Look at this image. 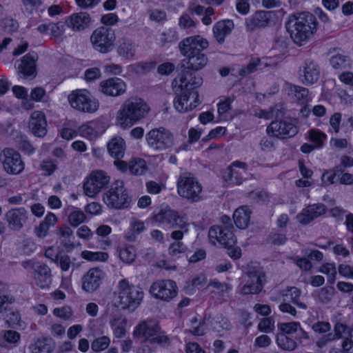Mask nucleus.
<instances>
[{
  "instance_id": "obj_44",
  "label": "nucleus",
  "mask_w": 353,
  "mask_h": 353,
  "mask_svg": "<svg viewBox=\"0 0 353 353\" xmlns=\"http://www.w3.org/2000/svg\"><path fill=\"white\" fill-rule=\"evenodd\" d=\"M61 243L65 248H72L74 247L73 243L71 241L72 236V230L68 226L60 227L57 232Z\"/></svg>"
},
{
  "instance_id": "obj_34",
  "label": "nucleus",
  "mask_w": 353,
  "mask_h": 353,
  "mask_svg": "<svg viewBox=\"0 0 353 353\" xmlns=\"http://www.w3.org/2000/svg\"><path fill=\"white\" fill-rule=\"evenodd\" d=\"M112 232V228L108 225H101L96 230L97 248L101 250H106L110 247L112 241L108 235Z\"/></svg>"
},
{
  "instance_id": "obj_55",
  "label": "nucleus",
  "mask_w": 353,
  "mask_h": 353,
  "mask_svg": "<svg viewBox=\"0 0 353 353\" xmlns=\"http://www.w3.org/2000/svg\"><path fill=\"white\" fill-rule=\"evenodd\" d=\"M310 140L316 144V147H321L327 136L319 130L312 129L309 131Z\"/></svg>"
},
{
  "instance_id": "obj_39",
  "label": "nucleus",
  "mask_w": 353,
  "mask_h": 353,
  "mask_svg": "<svg viewBox=\"0 0 353 353\" xmlns=\"http://www.w3.org/2000/svg\"><path fill=\"white\" fill-rule=\"evenodd\" d=\"M32 353H51L53 351L52 340L49 338L39 339L30 346Z\"/></svg>"
},
{
  "instance_id": "obj_54",
  "label": "nucleus",
  "mask_w": 353,
  "mask_h": 353,
  "mask_svg": "<svg viewBox=\"0 0 353 353\" xmlns=\"http://www.w3.org/2000/svg\"><path fill=\"white\" fill-rule=\"evenodd\" d=\"M110 340L108 336H103L94 339L91 345V348L94 352H100L105 350L110 345Z\"/></svg>"
},
{
  "instance_id": "obj_17",
  "label": "nucleus",
  "mask_w": 353,
  "mask_h": 353,
  "mask_svg": "<svg viewBox=\"0 0 353 353\" xmlns=\"http://www.w3.org/2000/svg\"><path fill=\"white\" fill-rule=\"evenodd\" d=\"M208 236L213 244L215 245L217 242L228 249L232 248L236 241L232 230L223 228L219 225L212 226L209 230Z\"/></svg>"
},
{
  "instance_id": "obj_8",
  "label": "nucleus",
  "mask_w": 353,
  "mask_h": 353,
  "mask_svg": "<svg viewBox=\"0 0 353 353\" xmlns=\"http://www.w3.org/2000/svg\"><path fill=\"white\" fill-rule=\"evenodd\" d=\"M0 163L4 172L10 175L19 174L25 169L21 154L12 148H5L1 151Z\"/></svg>"
},
{
  "instance_id": "obj_15",
  "label": "nucleus",
  "mask_w": 353,
  "mask_h": 353,
  "mask_svg": "<svg viewBox=\"0 0 353 353\" xmlns=\"http://www.w3.org/2000/svg\"><path fill=\"white\" fill-rule=\"evenodd\" d=\"M299 132L298 127L291 120H276L267 128V133L279 139H288L294 137Z\"/></svg>"
},
{
  "instance_id": "obj_18",
  "label": "nucleus",
  "mask_w": 353,
  "mask_h": 353,
  "mask_svg": "<svg viewBox=\"0 0 353 353\" xmlns=\"http://www.w3.org/2000/svg\"><path fill=\"white\" fill-rule=\"evenodd\" d=\"M175 93L176 96L174 99V106L180 112L190 111L200 103L197 92L182 90Z\"/></svg>"
},
{
  "instance_id": "obj_22",
  "label": "nucleus",
  "mask_w": 353,
  "mask_h": 353,
  "mask_svg": "<svg viewBox=\"0 0 353 353\" xmlns=\"http://www.w3.org/2000/svg\"><path fill=\"white\" fill-rule=\"evenodd\" d=\"M104 277V272L99 268H91L82 278V289L87 292L97 290Z\"/></svg>"
},
{
  "instance_id": "obj_6",
  "label": "nucleus",
  "mask_w": 353,
  "mask_h": 353,
  "mask_svg": "<svg viewBox=\"0 0 353 353\" xmlns=\"http://www.w3.org/2000/svg\"><path fill=\"white\" fill-rule=\"evenodd\" d=\"M202 186L199 181L191 174H181L177 180V192L179 196L192 202L201 200Z\"/></svg>"
},
{
  "instance_id": "obj_16",
  "label": "nucleus",
  "mask_w": 353,
  "mask_h": 353,
  "mask_svg": "<svg viewBox=\"0 0 353 353\" xmlns=\"http://www.w3.org/2000/svg\"><path fill=\"white\" fill-rule=\"evenodd\" d=\"M208 236L213 244L215 245L217 242L228 249L232 248L236 241L232 230L223 228L219 225L212 226L209 230Z\"/></svg>"
},
{
  "instance_id": "obj_43",
  "label": "nucleus",
  "mask_w": 353,
  "mask_h": 353,
  "mask_svg": "<svg viewBox=\"0 0 353 353\" xmlns=\"http://www.w3.org/2000/svg\"><path fill=\"white\" fill-rule=\"evenodd\" d=\"M148 170L146 162L144 159L136 158L130 161V172L134 175H143Z\"/></svg>"
},
{
  "instance_id": "obj_23",
  "label": "nucleus",
  "mask_w": 353,
  "mask_h": 353,
  "mask_svg": "<svg viewBox=\"0 0 353 353\" xmlns=\"http://www.w3.org/2000/svg\"><path fill=\"white\" fill-rule=\"evenodd\" d=\"M126 90L125 82L117 77L110 78L100 83V91L106 96L117 97Z\"/></svg>"
},
{
  "instance_id": "obj_40",
  "label": "nucleus",
  "mask_w": 353,
  "mask_h": 353,
  "mask_svg": "<svg viewBox=\"0 0 353 353\" xmlns=\"http://www.w3.org/2000/svg\"><path fill=\"white\" fill-rule=\"evenodd\" d=\"M281 294L282 296H288L290 294L292 302L301 309L306 310L307 305L300 301L301 291L296 287H288L286 290H283Z\"/></svg>"
},
{
  "instance_id": "obj_45",
  "label": "nucleus",
  "mask_w": 353,
  "mask_h": 353,
  "mask_svg": "<svg viewBox=\"0 0 353 353\" xmlns=\"http://www.w3.org/2000/svg\"><path fill=\"white\" fill-rule=\"evenodd\" d=\"M120 259L125 263H131L136 259V250L132 245L123 246L119 250Z\"/></svg>"
},
{
  "instance_id": "obj_38",
  "label": "nucleus",
  "mask_w": 353,
  "mask_h": 353,
  "mask_svg": "<svg viewBox=\"0 0 353 353\" xmlns=\"http://www.w3.org/2000/svg\"><path fill=\"white\" fill-rule=\"evenodd\" d=\"M125 143L121 137H114L108 144V150L111 157L121 159L124 155Z\"/></svg>"
},
{
  "instance_id": "obj_46",
  "label": "nucleus",
  "mask_w": 353,
  "mask_h": 353,
  "mask_svg": "<svg viewBox=\"0 0 353 353\" xmlns=\"http://www.w3.org/2000/svg\"><path fill=\"white\" fill-rule=\"evenodd\" d=\"M81 257L89 261H101L105 262L108 260L109 255L104 252H91L84 250L81 252Z\"/></svg>"
},
{
  "instance_id": "obj_36",
  "label": "nucleus",
  "mask_w": 353,
  "mask_h": 353,
  "mask_svg": "<svg viewBox=\"0 0 353 353\" xmlns=\"http://www.w3.org/2000/svg\"><path fill=\"white\" fill-rule=\"evenodd\" d=\"M287 90L289 95H292L300 103L304 104L311 101V97L307 88L287 83Z\"/></svg>"
},
{
  "instance_id": "obj_7",
  "label": "nucleus",
  "mask_w": 353,
  "mask_h": 353,
  "mask_svg": "<svg viewBox=\"0 0 353 353\" xmlns=\"http://www.w3.org/2000/svg\"><path fill=\"white\" fill-rule=\"evenodd\" d=\"M115 40L114 30L107 26L97 28L90 36L93 48L103 54L108 53L113 49Z\"/></svg>"
},
{
  "instance_id": "obj_19",
  "label": "nucleus",
  "mask_w": 353,
  "mask_h": 353,
  "mask_svg": "<svg viewBox=\"0 0 353 353\" xmlns=\"http://www.w3.org/2000/svg\"><path fill=\"white\" fill-rule=\"evenodd\" d=\"M248 170L245 162L234 161L223 173L224 181L229 185H240L243 183Z\"/></svg>"
},
{
  "instance_id": "obj_1",
  "label": "nucleus",
  "mask_w": 353,
  "mask_h": 353,
  "mask_svg": "<svg viewBox=\"0 0 353 353\" xmlns=\"http://www.w3.org/2000/svg\"><path fill=\"white\" fill-rule=\"evenodd\" d=\"M209 46L208 41L199 35L192 36L183 39L179 43L181 53L186 57L181 62V67L193 71L203 69L208 63L207 56L202 52Z\"/></svg>"
},
{
  "instance_id": "obj_53",
  "label": "nucleus",
  "mask_w": 353,
  "mask_h": 353,
  "mask_svg": "<svg viewBox=\"0 0 353 353\" xmlns=\"http://www.w3.org/2000/svg\"><path fill=\"white\" fill-rule=\"evenodd\" d=\"M159 40L163 46L175 42L178 40L177 32L172 29L166 30L159 35Z\"/></svg>"
},
{
  "instance_id": "obj_11",
  "label": "nucleus",
  "mask_w": 353,
  "mask_h": 353,
  "mask_svg": "<svg viewBox=\"0 0 353 353\" xmlns=\"http://www.w3.org/2000/svg\"><path fill=\"white\" fill-rule=\"evenodd\" d=\"M70 105L81 112L93 113L97 110L99 103L94 99L87 90L73 91L68 96Z\"/></svg>"
},
{
  "instance_id": "obj_61",
  "label": "nucleus",
  "mask_w": 353,
  "mask_h": 353,
  "mask_svg": "<svg viewBox=\"0 0 353 353\" xmlns=\"http://www.w3.org/2000/svg\"><path fill=\"white\" fill-rule=\"evenodd\" d=\"M185 250L186 246L181 241L172 243L168 249L169 254L172 256H176L179 254L183 253Z\"/></svg>"
},
{
  "instance_id": "obj_28",
  "label": "nucleus",
  "mask_w": 353,
  "mask_h": 353,
  "mask_svg": "<svg viewBox=\"0 0 353 353\" xmlns=\"http://www.w3.org/2000/svg\"><path fill=\"white\" fill-rule=\"evenodd\" d=\"M325 211L326 207L323 203L309 205L297 214L296 218L300 223L307 225L314 219L325 214Z\"/></svg>"
},
{
  "instance_id": "obj_12",
  "label": "nucleus",
  "mask_w": 353,
  "mask_h": 353,
  "mask_svg": "<svg viewBox=\"0 0 353 353\" xmlns=\"http://www.w3.org/2000/svg\"><path fill=\"white\" fill-rule=\"evenodd\" d=\"M148 146L156 151H163L170 148L173 143V135L163 127L154 128L145 135Z\"/></svg>"
},
{
  "instance_id": "obj_56",
  "label": "nucleus",
  "mask_w": 353,
  "mask_h": 353,
  "mask_svg": "<svg viewBox=\"0 0 353 353\" xmlns=\"http://www.w3.org/2000/svg\"><path fill=\"white\" fill-rule=\"evenodd\" d=\"M30 97L34 101H46L48 99L45 89L41 87L33 88L30 93Z\"/></svg>"
},
{
  "instance_id": "obj_2",
  "label": "nucleus",
  "mask_w": 353,
  "mask_h": 353,
  "mask_svg": "<svg viewBox=\"0 0 353 353\" xmlns=\"http://www.w3.org/2000/svg\"><path fill=\"white\" fill-rule=\"evenodd\" d=\"M317 25L318 22L314 14L301 12L290 15L285 27L293 41L301 46L316 32Z\"/></svg>"
},
{
  "instance_id": "obj_5",
  "label": "nucleus",
  "mask_w": 353,
  "mask_h": 353,
  "mask_svg": "<svg viewBox=\"0 0 353 353\" xmlns=\"http://www.w3.org/2000/svg\"><path fill=\"white\" fill-rule=\"evenodd\" d=\"M103 201L109 208L123 210L129 208L132 197L125 187L124 182L121 180H116L104 194Z\"/></svg>"
},
{
  "instance_id": "obj_42",
  "label": "nucleus",
  "mask_w": 353,
  "mask_h": 353,
  "mask_svg": "<svg viewBox=\"0 0 353 353\" xmlns=\"http://www.w3.org/2000/svg\"><path fill=\"white\" fill-rule=\"evenodd\" d=\"M127 322V319L123 316L115 317L111 321L112 328L117 337L121 338L125 335Z\"/></svg>"
},
{
  "instance_id": "obj_14",
  "label": "nucleus",
  "mask_w": 353,
  "mask_h": 353,
  "mask_svg": "<svg viewBox=\"0 0 353 353\" xmlns=\"http://www.w3.org/2000/svg\"><path fill=\"white\" fill-rule=\"evenodd\" d=\"M203 83L202 78L197 75L192 70L184 68L182 70L179 80L174 79L172 81L174 92L185 90L187 92H194V88L199 87Z\"/></svg>"
},
{
  "instance_id": "obj_60",
  "label": "nucleus",
  "mask_w": 353,
  "mask_h": 353,
  "mask_svg": "<svg viewBox=\"0 0 353 353\" xmlns=\"http://www.w3.org/2000/svg\"><path fill=\"white\" fill-rule=\"evenodd\" d=\"M85 216L81 211H74L70 214L68 219L73 226H77L84 221Z\"/></svg>"
},
{
  "instance_id": "obj_4",
  "label": "nucleus",
  "mask_w": 353,
  "mask_h": 353,
  "mask_svg": "<svg viewBox=\"0 0 353 353\" xmlns=\"http://www.w3.org/2000/svg\"><path fill=\"white\" fill-rule=\"evenodd\" d=\"M149 110V106L143 99H130L125 101L118 111L117 123L123 128L130 127L145 117Z\"/></svg>"
},
{
  "instance_id": "obj_3",
  "label": "nucleus",
  "mask_w": 353,
  "mask_h": 353,
  "mask_svg": "<svg viewBox=\"0 0 353 353\" xmlns=\"http://www.w3.org/2000/svg\"><path fill=\"white\" fill-rule=\"evenodd\" d=\"M144 292L141 288L130 283L126 279L119 281L114 292V305L121 310L134 312L143 301Z\"/></svg>"
},
{
  "instance_id": "obj_52",
  "label": "nucleus",
  "mask_w": 353,
  "mask_h": 353,
  "mask_svg": "<svg viewBox=\"0 0 353 353\" xmlns=\"http://www.w3.org/2000/svg\"><path fill=\"white\" fill-rule=\"evenodd\" d=\"M260 63L261 60L259 58H252L250 63L239 71V74L241 77H246L254 72L256 71Z\"/></svg>"
},
{
  "instance_id": "obj_33",
  "label": "nucleus",
  "mask_w": 353,
  "mask_h": 353,
  "mask_svg": "<svg viewBox=\"0 0 353 353\" xmlns=\"http://www.w3.org/2000/svg\"><path fill=\"white\" fill-rule=\"evenodd\" d=\"M251 210L248 206L243 205L237 208L233 214L234 222L239 229H245L250 221Z\"/></svg>"
},
{
  "instance_id": "obj_63",
  "label": "nucleus",
  "mask_w": 353,
  "mask_h": 353,
  "mask_svg": "<svg viewBox=\"0 0 353 353\" xmlns=\"http://www.w3.org/2000/svg\"><path fill=\"white\" fill-rule=\"evenodd\" d=\"M40 168L44 175L50 176L56 170L57 165L52 161H43Z\"/></svg>"
},
{
  "instance_id": "obj_59",
  "label": "nucleus",
  "mask_w": 353,
  "mask_h": 353,
  "mask_svg": "<svg viewBox=\"0 0 353 353\" xmlns=\"http://www.w3.org/2000/svg\"><path fill=\"white\" fill-rule=\"evenodd\" d=\"M235 97L234 95L225 98L218 103V112L219 114L226 113L231 108V103L234 101Z\"/></svg>"
},
{
  "instance_id": "obj_50",
  "label": "nucleus",
  "mask_w": 353,
  "mask_h": 353,
  "mask_svg": "<svg viewBox=\"0 0 353 353\" xmlns=\"http://www.w3.org/2000/svg\"><path fill=\"white\" fill-rule=\"evenodd\" d=\"M343 170L341 166H336L334 170H327L322 175V182L324 185H329L334 183L337 173H342Z\"/></svg>"
},
{
  "instance_id": "obj_49",
  "label": "nucleus",
  "mask_w": 353,
  "mask_h": 353,
  "mask_svg": "<svg viewBox=\"0 0 353 353\" xmlns=\"http://www.w3.org/2000/svg\"><path fill=\"white\" fill-rule=\"evenodd\" d=\"M279 333H284L285 335L292 334L296 333L299 327L300 323L299 322H290V323H279L277 325Z\"/></svg>"
},
{
  "instance_id": "obj_30",
  "label": "nucleus",
  "mask_w": 353,
  "mask_h": 353,
  "mask_svg": "<svg viewBox=\"0 0 353 353\" xmlns=\"http://www.w3.org/2000/svg\"><path fill=\"white\" fill-rule=\"evenodd\" d=\"M159 330L160 327L154 321H143L135 327L133 334L137 337L145 338L149 342V339L157 335Z\"/></svg>"
},
{
  "instance_id": "obj_37",
  "label": "nucleus",
  "mask_w": 353,
  "mask_h": 353,
  "mask_svg": "<svg viewBox=\"0 0 353 353\" xmlns=\"http://www.w3.org/2000/svg\"><path fill=\"white\" fill-rule=\"evenodd\" d=\"M136 50L137 46L132 40L128 38H121L119 40L117 52L119 56L123 58L132 59L134 57Z\"/></svg>"
},
{
  "instance_id": "obj_51",
  "label": "nucleus",
  "mask_w": 353,
  "mask_h": 353,
  "mask_svg": "<svg viewBox=\"0 0 353 353\" xmlns=\"http://www.w3.org/2000/svg\"><path fill=\"white\" fill-rule=\"evenodd\" d=\"M335 290L332 286L322 288L318 294V298L321 303H328L334 294Z\"/></svg>"
},
{
  "instance_id": "obj_25",
  "label": "nucleus",
  "mask_w": 353,
  "mask_h": 353,
  "mask_svg": "<svg viewBox=\"0 0 353 353\" xmlns=\"http://www.w3.org/2000/svg\"><path fill=\"white\" fill-rule=\"evenodd\" d=\"M65 23L72 31L81 32L89 27L91 17L86 12H79L68 16Z\"/></svg>"
},
{
  "instance_id": "obj_29",
  "label": "nucleus",
  "mask_w": 353,
  "mask_h": 353,
  "mask_svg": "<svg viewBox=\"0 0 353 353\" xmlns=\"http://www.w3.org/2000/svg\"><path fill=\"white\" fill-rule=\"evenodd\" d=\"M29 128L32 133L38 137H43L47 134V121L43 112L34 111L30 117Z\"/></svg>"
},
{
  "instance_id": "obj_41",
  "label": "nucleus",
  "mask_w": 353,
  "mask_h": 353,
  "mask_svg": "<svg viewBox=\"0 0 353 353\" xmlns=\"http://www.w3.org/2000/svg\"><path fill=\"white\" fill-rule=\"evenodd\" d=\"M276 341L280 348L286 351H293L297 346L296 341L285 335L284 333H277Z\"/></svg>"
},
{
  "instance_id": "obj_26",
  "label": "nucleus",
  "mask_w": 353,
  "mask_h": 353,
  "mask_svg": "<svg viewBox=\"0 0 353 353\" xmlns=\"http://www.w3.org/2000/svg\"><path fill=\"white\" fill-rule=\"evenodd\" d=\"M36 56L27 54L23 56L15 66L18 73L24 79H33L36 77Z\"/></svg>"
},
{
  "instance_id": "obj_57",
  "label": "nucleus",
  "mask_w": 353,
  "mask_h": 353,
  "mask_svg": "<svg viewBox=\"0 0 353 353\" xmlns=\"http://www.w3.org/2000/svg\"><path fill=\"white\" fill-rule=\"evenodd\" d=\"M54 263L59 265L62 271H68L71 265L70 258L65 254L61 253Z\"/></svg>"
},
{
  "instance_id": "obj_48",
  "label": "nucleus",
  "mask_w": 353,
  "mask_h": 353,
  "mask_svg": "<svg viewBox=\"0 0 353 353\" xmlns=\"http://www.w3.org/2000/svg\"><path fill=\"white\" fill-rule=\"evenodd\" d=\"M319 272L327 275V281L330 284H333L336 281V269L334 263H326L323 264Z\"/></svg>"
},
{
  "instance_id": "obj_64",
  "label": "nucleus",
  "mask_w": 353,
  "mask_h": 353,
  "mask_svg": "<svg viewBox=\"0 0 353 353\" xmlns=\"http://www.w3.org/2000/svg\"><path fill=\"white\" fill-rule=\"evenodd\" d=\"M22 3L26 12L32 13L42 5V0H22Z\"/></svg>"
},
{
  "instance_id": "obj_27",
  "label": "nucleus",
  "mask_w": 353,
  "mask_h": 353,
  "mask_svg": "<svg viewBox=\"0 0 353 353\" xmlns=\"http://www.w3.org/2000/svg\"><path fill=\"white\" fill-rule=\"evenodd\" d=\"M156 221L167 224L170 228H176L177 225H183V228L185 227V220L183 216H181L177 212L168 210H161L154 216Z\"/></svg>"
},
{
  "instance_id": "obj_9",
  "label": "nucleus",
  "mask_w": 353,
  "mask_h": 353,
  "mask_svg": "<svg viewBox=\"0 0 353 353\" xmlns=\"http://www.w3.org/2000/svg\"><path fill=\"white\" fill-rule=\"evenodd\" d=\"M245 274L248 279L241 288V293L243 295L259 294L266 281L263 270L259 267L249 266Z\"/></svg>"
},
{
  "instance_id": "obj_32",
  "label": "nucleus",
  "mask_w": 353,
  "mask_h": 353,
  "mask_svg": "<svg viewBox=\"0 0 353 353\" xmlns=\"http://www.w3.org/2000/svg\"><path fill=\"white\" fill-rule=\"evenodd\" d=\"M234 28V23L231 20H223L216 23L213 27V34L216 40L222 43L225 37L230 34Z\"/></svg>"
},
{
  "instance_id": "obj_13",
  "label": "nucleus",
  "mask_w": 353,
  "mask_h": 353,
  "mask_svg": "<svg viewBox=\"0 0 353 353\" xmlns=\"http://www.w3.org/2000/svg\"><path fill=\"white\" fill-rule=\"evenodd\" d=\"M177 285L174 281L165 279L152 283L149 291L155 299L168 302L177 295Z\"/></svg>"
},
{
  "instance_id": "obj_10",
  "label": "nucleus",
  "mask_w": 353,
  "mask_h": 353,
  "mask_svg": "<svg viewBox=\"0 0 353 353\" xmlns=\"http://www.w3.org/2000/svg\"><path fill=\"white\" fill-rule=\"evenodd\" d=\"M110 179V176L105 171L93 170L83 183L84 194L89 197H94L108 185Z\"/></svg>"
},
{
  "instance_id": "obj_35",
  "label": "nucleus",
  "mask_w": 353,
  "mask_h": 353,
  "mask_svg": "<svg viewBox=\"0 0 353 353\" xmlns=\"http://www.w3.org/2000/svg\"><path fill=\"white\" fill-rule=\"evenodd\" d=\"M350 327L342 323H336L334 325V335L328 334L321 341L317 342L319 347L324 345L327 342L336 339H343L349 336Z\"/></svg>"
},
{
  "instance_id": "obj_62",
  "label": "nucleus",
  "mask_w": 353,
  "mask_h": 353,
  "mask_svg": "<svg viewBox=\"0 0 353 353\" xmlns=\"http://www.w3.org/2000/svg\"><path fill=\"white\" fill-rule=\"evenodd\" d=\"M258 329L263 332H272L274 330V321L270 318L262 319L258 324Z\"/></svg>"
},
{
  "instance_id": "obj_58",
  "label": "nucleus",
  "mask_w": 353,
  "mask_h": 353,
  "mask_svg": "<svg viewBox=\"0 0 353 353\" xmlns=\"http://www.w3.org/2000/svg\"><path fill=\"white\" fill-rule=\"evenodd\" d=\"M49 30L52 37L59 38L65 32V24L62 22L50 23Z\"/></svg>"
},
{
  "instance_id": "obj_31",
  "label": "nucleus",
  "mask_w": 353,
  "mask_h": 353,
  "mask_svg": "<svg viewBox=\"0 0 353 353\" xmlns=\"http://www.w3.org/2000/svg\"><path fill=\"white\" fill-rule=\"evenodd\" d=\"M34 279L39 288L44 289L48 288L51 282V271L46 264H39L34 270Z\"/></svg>"
},
{
  "instance_id": "obj_24",
  "label": "nucleus",
  "mask_w": 353,
  "mask_h": 353,
  "mask_svg": "<svg viewBox=\"0 0 353 353\" xmlns=\"http://www.w3.org/2000/svg\"><path fill=\"white\" fill-rule=\"evenodd\" d=\"M272 17V12L260 10L246 18L245 26L248 31L252 32L258 28H265L269 25Z\"/></svg>"
},
{
  "instance_id": "obj_21",
  "label": "nucleus",
  "mask_w": 353,
  "mask_h": 353,
  "mask_svg": "<svg viewBox=\"0 0 353 353\" xmlns=\"http://www.w3.org/2000/svg\"><path fill=\"white\" fill-rule=\"evenodd\" d=\"M28 219V212L25 208H12L6 212L5 220L12 231H20Z\"/></svg>"
},
{
  "instance_id": "obj_47",
  "label": "nucleus",
  "mask_w": 353,
  "mask_h": 353,
  "mask_svg": "<svg viewBox=\"0 0 353 353\" xmlns=\"http://www.w3.org/2000/svg\"><path fill=\"white\" fill-rule=\"evenodd\" d=\"M331 65L336 70H343L350 67V59L342 54H336L330 59Z\"/></svg>"
},
{
  "instance_id": "obj_20",
  "label": "nucleus",
  "mask_w": 353,
  "mask_h": 353,
  "mask_svg": "<svg viewBox=\"0 0 353 353\" xmlns=\"http://www.w3.org/2000/svg\"><path fill=\"white\" fill-rule=\"evenodd\" d=\"M319 76V67L313 60L307 59L299 67V79L305 85H312L317 82Z\"/></svg>"
}]
</instances>
